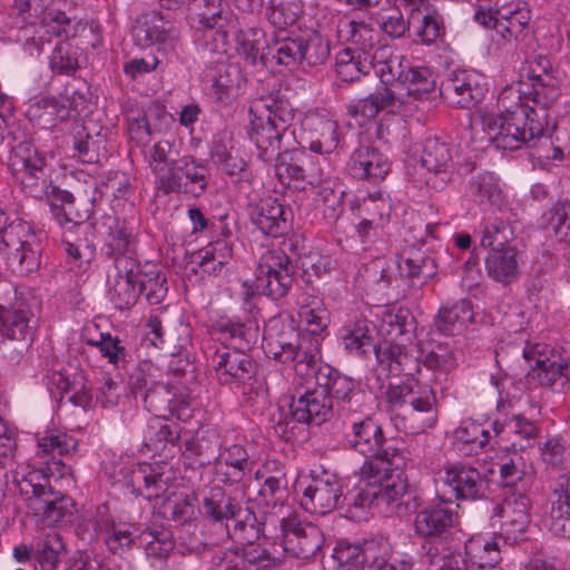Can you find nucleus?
Returning <instances> with one entry per match:
<instances>
[{"label":"nucleus","instance_id":"11","mask_svg":"<svg viewBox=\"0 0 570 570\" xmlns=\"http://www.w3.org/2000/svg\"><path fill=\"white\" fill-rule=\"evenodd\" d=\"M363 483L343 494L342 501L347 507L370 508L372 505L391 504L406 492L407 483L403 470L382 471L376 478L363 475Z\"/></svg>","mask_w":570,"mask_h":570},{"label":"nucleus","instance_id":"36","mask_svg":"<svg viewBox=\"0 0 570 570\" xmlns=\"http://www.w3.org/2000/svg\"><path fill=\"white\" fill-rule=\"evenodd\" d=\"M397 264L400 275L410 279L413 286H423L436 274L434 259L412 245L403 250Z\"/></svg>","mask_w":570,"mask_h":570},{"label":"nucleus","instance_id":"58","mask_svg":"<svg viewBox=\"0 0 570 570\" xmlns=\"http://www.w3.org/2000/svg\"><path fill=\"white\" fill-rule=\"evenodd\" d=\"M269 22L279 28L293 26L303 14L301 0H271L268 8Z\"/></svg>","mask_w":570,"mask_h":570},{"label":"nucleus","instance_id":"25","mask_svg":"<svg viewBox=\"0 0 570 570\" xmlns=\"http://www.w3.org/2000/svg\"><path fill=\"white\" fill-rule=\"evenodd\" d=\"M421 163L429 171L426 185L442 189L451 179L452 153L448 142L439 137H428L422 142Z\"/></svg>","mask_w":570,"mask_h":570},{"label":"nucleus","instance_id":"26","mask_svg":"<svg viewBox=\"0 0 570 570\" xmlns=\"http://www.w3.org/2000/svg\"><path fill=\"white\" fill-rule=\"evenodd\" d=\"M216 376L222 384H244L256 376L258 365L254 358L244 351H217L213 356Z\"/></svg>","mask_w":570,"mask_h":570},{"label":"nucleus","instance_id":"48","mask_svg":"<svg viewBox=\"0 0 570 570\" xmlns=\"http://www.w3.org/2000/svg\"><path fill=\"white\" fill-rule=\"evenodd\" d=\"M490 434L481 424L463 421L453 431V444L464 455H475L489 443Z\"/></svg>","mask_w":570,"mask_h":570},{"label":"nucleus","instance_id":"51","mask_svg":"<svg viewBox=\"0 0 570 570\" xmlns=\"http://www.w3.org/2000/svg\"><path fill=\"white\" fill-rule=\"evenodd\" d=\"M37 455L42 458L50 456L55 464H60L65 468V464L60 460L56 461V458L75 452L78 442L65 432L47 431L43 435L37 436Z\"/></svg>","mask_w":570,"mask_h":570},{"label":"nucleus","instance_id":"29","mask_svg":"<svg viewBox=\"0 0 570 570\" xmlns=\"http://www.w3.org/2000/svg\"><path fill=\"white\" fill-rule=\"evenodd\" d=\"M150 332L171 354H179L191 341V327L183 313L176 312L164 317H150Z\"/></svg>","mask_w":570,"mask_h":570},{"label":"nucleus","instance_id":"17","mask_svg":"<svg viewBox=\"0 0 570 570\" xmlns=\"http://www.w3.org/2000/svg\"><path fill=\"white\" fill-rule=\"evenodd\" d=\"M522 355L530 367L529 376L541 386L558 393L570 391V365L558 355H548L546 345L528 344Z\"/></svg>","mask_w":570,"mask_h":570},{"label":"nucleus","instance_id":"41","mask_svg":"<svg viewBox=\"0 0 570 570\" xmlns=\"http://www.w3.org/2000/svg\"><path fill=\"white\" fill-rule=\"evenodd\" d=\"M497 32L505 40H518L528 28L531 13L525 3L517 2L497 7Z\"/></svg>","mask_w":570,"mask_h":570},{"label":"nucleus","instance_id":"31","mask_svg":"<svg viewBox=\"0 0 570 570\" xmlns=\"http://www.w3.org/2000/svg\"><path fill=\"white\" fill-rule=\"evenodd\" d=\"M138 262L131 263L126 269L112 268L108 273V294L116 308L130 309L138 301Z\"/></svg>","mask_w":570,"mask_h":570},{"label":"nucleus","instance_id":"30","mask_svg":"<svg viewBox=\"0 0 570 570\" xmlns=\"http://www.w3.org/2000/svg\"><path fill=\"white\" fill-rule=\"evenodd\" d=\"M236 41V51L243 60L244 67L252 72L265 70L267 62V46L271 41L266 40L263 29L253 27L246 30L238 29L233 32Z\"/></svg>","mask_w":570,"mask_h":570},{"label":"nucleus","instance_id":"21","mask_svg":"<svg viewBox=\"0 0 570 570\" xmlns=\"http://www.w3.org/2000/svg\"><path fill=\"white\" fill-rule=\"evenodd\" d=\"M96 110H90L73 128V157L83 164H99L107 158L106 136Z\"/></svg>","mask_w":570,"mask_h":570},{"label":"nucleus","instance_id":"43","mask_svg":"<svg viewBox=\"0 0 570 570\" xmlns=\"http://www.w3.org/2000/svg\"><path fill=\"white\" fill-rule=\"evenodd\" d=\"M138 289L148 304L157 305L166 297L168 287L167 278L161 269L149 262H138Z\"/></svg>","mask_w":570,"mask_h":570},{"label":"nucleus","instance_id":"50","mask_svg":"<svg viewBox=\"0 0 570 570\" xmlns=\"http://www.w3.org/2000/svg\"><path fill=\"white\" fill-rule=\"evenodd\" d=\"M375 325L363 318L357 320L352 326L344 330L341 342L344 350L354 355L363 356L371 347L374 348L377 344L373 343V332Z\"/></svg>","mask_w":570,"mask_h":570},{"label":"nucleus","instance_id":"52","mask_svg":"<svg viewBox=\"0 0 570 570\" xmlns=\"http://www.w3.org/2000/svg\"><path fill=\"white\" fill-rule=\"evenodd\" d=\"M420 365L429 370L449 373L456 366V358L448 343H426L421 345L419 355Z\"/></svg>","mask_w":570,"mask_h":570},{"label":"nucleus","instance_id":"19","mask_svg":"<svg viewBox=\"0 0 570 570\" xmlns=\"http://www.w3.org/2000/svg\"><path fill=\"white\" fill-rule=\"evenodd\" d=\"M275 174L282 185L295 190L315 189L321 181L318 170L314 168L312 157L303 149L279 150L275 157Z\"/></svg>","mask_w":570,"mask_h":570},{"label":"nucleus","instance_id":"56","mask_svg":"<svg viewBox=\"0 0 570 570\" xmlns=\"http://www.w3.org/2000/svg\"><path fill=\"white\" fill-rule=\"evenodd\" d=\"M220 462L230 470L226 472L227 480L232 483L240 482L252 471L249 454L244 445L233 444L219 453Z\"/></svg>","mask_w":570,"mask_h":570},{"label":"nucleus","instance_id":"64","mask_svg":"<svg viewBox=\"0 0 570 570\" xmlns=\"http://www.w3.org/2000/svg\"><path fill=\"white\" fill-rule=\"evenodd\" d=\"M287 479L283 471L278 470L275 474L268 475L258 491L259 498L267 507L283 505V500L286 497Z\"/></svg>","mask_w":570,"mask_h":570},{"label":"nucleus","instance_id":"24","mask_svg":"<svg viewBox=\"0 0 570 570\" xmlns=\"http://www.w3.org/2000/svg\"><path fill=\"white\" fill-rule=\"evenodd\" d=\"M264 350L279 363L294 362L299 353V333L281 318L268 322L263 334Z\"/></svg>","mask_w":570,"mask_h":570},{"label":"nucleus","instance_id":"61","mask_svg":"<svg viewBox=\"0 0 570 570\" xmlns=\"http://www.w3.org/2000/svg\"><path fill=\"white\" fill-rule=\"evenodd\" d=\"M3 225L0 226V242L8 249H14L24 245V240L37 237L29 223L16 219L8 224V217L3 213Z\"/></svg>","mask_w":570,"mask_h":570},{"label":"nucleus","instance_id":"5","mask_svg":"<svg viewBox=\"0 0 570 570\" xmlns=\"http://www.w3.org/2000/svg\"><path fill=\"white\" fill-rule=\"evenodd\" d=\"M384 399L395 428L406 434H421L438 420L436 399L432 390L390 383Z\"/></svg>","mask_w":570,"mask_h":570},{"label":"nucleus","instance_id":"45","mask_svg":"<svg viewBox=\"0 0 570 570\" xmlns=\"http://www.w3.org/2000/svg\"><path fill=\"white\" fill-rule=\"evenodd\" d=\"M216 69L217 73L214 76L209 95L215 102L229 105L242 79L240 70L238 66L220 58L217 60Z\"/></svg>","mask_w":570,"mask_h":570},{"label":"nucleus","instance_id":"60","mask_svg":"<svg viewBox=\"0 0 570 570\" xmlns=\"http://www.w3.org/2000/svg\"><path fill=\"white\" fill-rule=\"evenodd\" d=\"M159 513L178 525L185 524L194 514V507L187 494L171 493L159 505Z\"/></svg>","mask_w":570,"mask_h":570},{"label":"nucleus","instance_id":"37","mask_svg":"<svg viewBox=\"0 0 570 570\" xmlns=\"http://www.w3.org/2000/svg\"><path fill=\"white\" fill-rule=\"evenodd\" d=\"M473 318L471 302L460 299L451 305L441 306L433 325L438 332L444 335H458L466 328L469 323L473 322Z\"/></svg>","mask_w":570,"mask_h":570},{"label":"nucleus","instance_id":"42","mask_svg":"<svg viewBox=\"0 0 570 570\" xmlns=\"http://www.w3.org/2000/svg\"><path fill=\"white\" fill-rule=\"evenodd\" d=\"M17 488L23 497L28 509L35 514H45L42 510L56 491L49 485L40 473L30 472L17 482Z\"/></svg>","mask_w":570,"mask_h":570},{"label":"nucleus","instance_id":"3","mask_svg":"<svg viewBox=\"0 0 570 570\" xmlns=\"http://www.w3.org/2000/svg\"><path fill=\"white\" fill-rule=\"evenodd\" d=\"M522 405H527V409L513 410L503 423H493L497 436L509 442L513 449V453L503 456L499 463L500 483L511 491L517 489L524 476L525 463L518 451L531 446L540 434V406L529 397L520 401V406Z\"/></svg>","mask_w":570,"mask_h":570},{"label":"nucleus","instance_id":"33","mask_svg":"<svg viewBox=\"0 0 570 570\" xmlns=\"http://www.w3.org/2000/svg\"><path fill=\"white\" fill-rule=\"evenodd\" d=\"M384 543L383 540L370 539L363 542L350 543L340 541L333 551V558L340 570H361L373 564L374 559Z\"/></svg>","mask_w":570,"mask_h":570},{"label":"nucleus","instance_id":"12","mask_svg":"<svg viewBox=\"0 0 570 570\" xmlns=\"http://www.w3.org/2000/svg\"><path fill=\"white\" fill-rule=\"evenodd\" d=\"M296 273L295 261L286 254L285 248L267 250L256 268V289L274 301L281 299L293 287Z\"/></svg>","mask_w":570,"mask_h":570},{"label":"nucleus","instance_id":"15","mask_svg":"<svg viewBox=\"0 0 570 570\" xmlns=\"http://www.w3.org/2000/svg\"><path fill=\"white\" fill-rule=\"evenodd\" d=\"M7 165L11 176L27 193L35 197L43 193L47 184L45 158L32 142L23 140L12 146Z\"/></svg>","mask_w":570,"mask_h":570},{"label":"nucleus","instance_id":"18","mask_svg":"<svg viewBox=\"0 0 570 570\" xmlns=\"http://www.w3.org/2000/svg\"><path fill=\"white\" fill-rule=\"evenodd\" d=\"M283 551L302 560L314 557L324 544L323 531L314 523L302 521L295 513L278 519Z\"/></svg>","mask_w":570,"mask_h":570},{"label":"nucleus","instance_id":"62","mask_svg":"<svg viewBox=\"0 0 570 570\" xmlns=\"http://www.w3.org/2000/svg\"><path fill=\"white\" fill-rule=\"evenodd\" d=\"M424 559L429 570H466L469 563L459 553L451 550H443L442 547H428Z\"/></svg>","mask_w":570,"mask_h":570},{"label":"nucleus","instance_id":"54","mask_svg":"<svg viewBox=\"0 0 570 570\" xmlns=\"http://www.w3.org/2000/svg\"><path fill=\"white\" fill-rule=\"evenodd\" d=\"M183 183L186 184L183 193L199 197L208 186L209 173L205 163L197 161L191 156L183 157Z\"/></svg>","mask_w":570,"mask_h":570},{"label":"nucleus","instance_id":"4","mask_svg":"<svg viewBox=\"0 0 570 570\" xmlns=\"http://www.w3.org/2000/svg\"><path fill=\"white\" fill-rule=\"evenodd\" d=\"M480 118L495 146L504 150H517L557 128L549 119L548 109H504L499 114L485 110Z\"/></svg>","mask_w":570,"mask_h":570},{"label":"nucleus","instance_id":"55","mask_svg":"<svg viewBox=\"0 0 570 570\" xmlns=\"http://www.w3.org/2000/svg\"><path fill=\"white\" fill-rule=\"evenodd\" d=\"M316 197L314 202L317 207H323V214L328 219H337L344 210L343 195L341 186L334 181L324 180L316 184Z\"/></svg>","mask_w":570,"mask_h":570},{"label":"nucleus","instance_id":"35","mask_svg":"<svg viewBox=\"0 0 570 570\" xmlns=\"http://www.w3.org/2000/svg\"><path fill=\"white\" fill-rule=\"evenodd\" d=\"M416 321L409 308H389L383 312L377 332L384 341L406 343L414 338Z\"/></svg>","mask_w":570,"mask_h":570},{"label":"nucleus","instance_id":"39","mask_svg":"<svg viewBox=\"0 0 570 570\" xmlns=\"http://www.w3.org/2000/svg\"><path fill=\"white\" fill-rule=\"evenodd\" d=\"M168 481L169 478L165 476L164 472L145 463L131 470L128 484L132 487L134 493L151 500L167 492Z\"/></svg>","mask_w":570,"mask_h":570},{"label":"nucleus","instance_id":"49","mask_svg":"<svg viewBox=\"0 0 570 570\" xmlns=\"http://www.w3.org/2000/svg\"><path fill=\"white\" fill-rule=\"evenodd\" d=\"M90 230V224L83 220L75 222L63 238L67 255L75 261H79V266H81L82 261L89 262L95 253V245L87 237Z\"/></svg>","mask_w":570,"mask_h":570},{"label":"nucleus","instance_id":"13","mask_svg":"<svg viewBox=\"0 0 570 570\" xmlns=\"http://www.w3.org/2000/svg\"><path fill=\"white\" fill-rule=\"evenodd\" d=\"M149 362L137 364L128 375L127 389L136 400L140 397L144 407L158 417H167L175 401L173 387L154 380Z\"/></svg>","mask_w":570,"mask_h":570},{"label":"nucleus","instance_id":"2","mask_svg":"<svg viewBox=\"0 0 570 570\" xmlns=\"http://www.w3.org/2000/svg\"><path fill=\"white\" fill-rule=\"evenodd\" d=\"M367 410L366 403L340 417L348 444L366 458L361 473L376 478L382 471L403 470L409 462V452L399 448L395 440L385 438L382 426Z\"/></svg>","mask_w":570,"mask_h":570},{"label":"nucleus","instance_id":"22","mask_svg":"<svg viewBox=\"0 0 570 570\" xmlns=\"http://www.w3.org/2000/svg\"><path fill=\"white\" fill-rule=\"evenodd\" d=\"M441 481L446 493L460 501L481 499L487 489V476L478 469L462 463L446 464Z\"/></svg>","mask_w":570,"mask_h":570},{"label":"nucleus","instance_id":"40","mask_svg":"<svg viewBox=\"0 0 570 570\" xmlns=\"http://www.w3.org/2000/svg\"><path fill=\"white\" fill-rule=\"evenodd\" d=\"M243 505L226 493L223 488L214 485L204 495L200 508L202 514L215 523H225L233 519Z\"/></svg>","mask_w":570,"mask_h":570},{"label":"nucleus","instance_id":"20","mask_svg":"<svg viewBox=\"0 0 570 570\" xmlns=\"http://www.w3.org/2000/svg\"><path fill=\"white\" fill-rule=\"evenodd\" d=\"M298 487L302 488L301 505L309 513L327 514L338 507L343 497L340 479L328 472L301 481Z\"/></svg>","mask_w":570,"mask_h":570},{"label":"nucleus","instance_id":"34","mask_svg":"<svg viewBox=\"0 0 570 570\" xmlns=\"http://www.w3.org/2000/svg\"><path fill=\"white\" fill-rule=\"evenodd\" d=\"M161 12L148 11L137 17L132 26L134 42L139 47L163 43L176 37V30L167 26Z\"/></svg>","mask_w":570,"mask_h":570},{"label":"nucleus","instance_id":"9","mask_svg":"<svg viewBox=\"0 0 570 570\" xmlns=\"http://www.w3.org/2000/svg\"><path fill=\"white\" fill-rule=\"evenodd\" d=\"M415 534L429 547L443 550L458 548L464 538L459 514L441 504L428 505L419 510L413 520Z\"/></svg>","mask_w":570,"mask_h":570},{"label":"nucleus","instance_id":"32","mask_svg":"<svg viewBox=\"0 0 570 570\" xmlns=\"http://www.w3.org/2000/svg\"><path fill=\"white\" fill-rule=\"evenodd\" d=\"M379 365L389 374L414 376L420 372L419 356L413 355L405 347V343L384 341L374 346Z\"/></svg>","mask_w":570,"mask_h":570},{"label":"nucleus","instance_id":"44","mask_svg":"<svg viewBox=\"0 0 570 570\" xmlns=\"http://www.w3.org/2000/svg\"><path fill=\"white\" fill-rule=\"evenodd\" d=\"M559 499L550 510V531L558 537L570 539V474H562L558 480Z\"/></svg>","mask_w":570,"mask_h":570},{"label":"nucleus","instance_id":"53","mask_svg":"<svg viewBox=\"0 0 570 570\" xmlns=\"http://www.w3.org/2000/svg\"><path fill=\"white\" fill-rule=\"evenodd\" d=\"M223 334H227L234 347L246 352L259 340V328L255 323H240L229 318H222L218 323Z\"/></svg>","mask_w":570,"mask_h":570},{"label":"nucleus","instance_id":"1","mask_svg":"<svg viewBox=\"0 0 570 570\" xmlns=\"http://www.w3.org/2000/svg\"><path fill=\"white\" fill-rule=\"evenodd\" d=\"M232 521L233 527L226 525V529L237 546L215 551L210 559L214 567L222 570H267L281 563L278 557L256 543L267 527L276 529L277 518L267 512L258 517L252 508L242 507Z\"/></svg>","mask_w":570,"mask_h":570},{"label":"nucleus","instance_id":"63","mask_svg":"<svg viewBox=\"0 0 570 570\" xmlns=\"http://www.w3.org/2000/svg\"><path fill=\"white\" fill-rule=\"evenodd\" d=\"M88 344L97 347L101 355L117 368H125L129 363L127 350L118 337L101 334L99 341H88Z\"/></svg>","mask_w":570,"mask_h":570},{"label":"nucleus","instance_id":"10","mask_svg":"<svg viewBox=\"0 0 570 570\" xmlns=\"http://www.w3.org/2000/svg\"><path fill=\"white\" fill-rule=\"evenodd\" d=\"M294 118V109H249V136L265 163L279 156L284 132Z\"/></svg>","mask_w":570,"mask_h":570},{"label":"nucleus","instance_id":"23","mask_svg":"<svg viewBox=\"0 0 570 570\" xmlns=\"http://www.w3.org/2000/svg\"><path fill=\"white\" fill-rule=\"evenodd\" d=\"M249 217L263 234L279 237L289 232L293 212L278 198L265 197L250 207Z\"/></svg>","mask_w":570,"mask_h":570},{"label":"nucleus","instance_id":"16","mask_svg":"<svg viewBox=\"0 0 570 570\" xmlns=\"http://www.w3.org/2000/svg\"><path fill=\"white\" fill-rule=\"evenodd\" d=\"M315 384L324 392L325 397H331L332 405L336 403L338 417L367 403L368 395L356 387L355 381L328 364L318 366Z\"/></svg>","mask_w":570,"mask_h":570},{"label":"nucleus","instance_id":"47","mask_svg":"<svg viewBox=\"0 0 570 570\" xmlns=\"http://www.w3.org/2000/svg\"><path fill=\"white\" fill-rule=\"evenodd\" d=\"M189 13L206 29L227 28L232 22V12L223 0H194Z\"/></svg>","mask_w":570,"mask_h":570},{"label":"nucleus","instance_id":"46","mask_svg":"<svg viewBox=\"0 0 570 570\" xmlns=\"http://www.w3.org/2000/svg\"><path fill=\"white\" fill-rule=\"evenodd\" d=\"M41 243L37 237L24 240V245L8 252L7 265L16 274L21 276L37 272L41 265Z\"/></svg>","mask_w":570,"mask_h":570},{"label":"nucleus","instance_id":"8","mask_svg":"<svg viewBox=\"0 0 570 570\" xmlns=\"http://www.w3.org/2000/svg\"><path fill=\"white\" fill-rule=\"evenodd\" d=\"M36 332V320L22 301L0 304V350L10 363H18L29 351Z\"/></svg>","mask_w":570,"mask_h":570},{"label":"nucleus","instance_id":"59","mask_svg":"<svg viewBox=\"0 0 570 570\" xmlns=\"http://www.w3.org/2000/svg\"><path fill=\"white\" fill-rule=\"evenodd\" d=\"M185 448L199 465H208L219 458V441L215 432L193 438L186 442Z\"/></svg>","mask_w":570,"mask_h":570},{"label":"nucleus","instance_id":"6","mask_svg":"<svg viewBox=\"0 0 570 570\" xmlns=\"http://www.w3.org/2000/svg\"><path fill=\"white\" fill-rule=\"evenodd\" d=\"M481 246L489 248L485 271L490 278L504 286L519 277V248L513 227L502 219L485 226Z\"/></svg>","mask_w":570,"mask_h":570},{"label":"nucleus","instance_id":"28","mask_svg":"<svg viewBox=\"0 0 570 570\" xmlns=\"http://www.w3.org/2000/svg\"><path fill=\"white\" fill-rule=\"evenodd\" d=\"M289 411L296 422L308 425H321L333 415L331 397H325L316 384L313 390L296 392L292 396Z\"/></svg>","mask_w":570,"mask_h":570},{"label":"nucleus","instance_id":"14","mask_svg":"<svg viewBox=\"0 0 570 570\" xmlns=\"http://www.w3.org/2000/svg\"><path fill=\"white\" fill-rule=\"evenodd\" d=\"M491 519L498 518L500 523L499 534L505 543H515L522 540L530 524L531 501L524 491L515 489L510 491L503 500V503L489 501Z\"/></svg>","mask_w":570,"mask_h":570},{"label":"nucleus","instance_id":"38","mask_svg":"<svg viewBox=\"0 0 570 570\" xmlns=\"http://www.w3.org/2000/svg\"><path fill=\"white\" fill-rule=\"evenodd\" d=\"M302 37H275L271 41V45L267 46L266 55L269 66H266L265 70L276 71L277 67H282L287 70L295 69L299 63H302Z\"/></svg>","mask_w":570,"mask_h":570},{"label":"nucleus","instance_id":"57","mask_svg":"<svg viewBox=\"0 0 570 570\" xmlns=\"http://www.w3.org/2000/svg\"><path fill=\"white\" fill-rule=\"evenodd\" d=\"M63 551L62 538L58 533H51L36 543L33 559L41 570H55Z\"/></svg>","mask_w":570,"mask_h":570},{"label":"nucleus","instance_id":"7","mask_svg":"<svg viewBox=\"0 0 570 570\" xmlns=\"http://www.w3.org/2000/svg\"><path fill=\"white\" fill-rule=\"evenodd\" d=\"M91 228L100 236L102 252L114 261L115 268L126 269L131 263L138 262V232L134 217L105 214Z\"/></svg>","mask_w":570,"mask_h":570},{"label":"nucleus","instance_id":"27","mask_svg":"<svg viewBox=\"0 0 570 570\" xmlns=\"http://www.w3.org/2000/svg\"><path fill=\"white\" fill-rule=\"evenodd\" d=\"M391 160L373 145H360L347 161L348 174L356 179L377 183L391 171Z\"/></svg>","mask_w":570,"mask_h":570}]
</instances>
